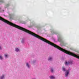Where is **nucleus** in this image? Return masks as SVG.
I'll list each match as a JSON object with an SVG mask.
<instances>
[{
    "label": "nucleus",
    "instance_id": "1",
    "mask_svg": "<svg viewBox=\"0 0 79 79\" xmlns=\"http://www.w3.org/2000/svg\"><path fill=\"white\" fill-rule=\"evenodd\" d=\"M68 74H69V70H67V71H66L65 77H67Z\"/></svg>",
    "mask_w": 79,
    "mask_h": 79
},
{
    "label": "nucleus",
    "instance_id": "2",
    "mask_svg": "<svg viewBox=\"0 0 79 79\" xmlns=\"http://www.w3.org/2000/svg\"><path fill=\"white\" fill-rule=\"evenodd\" d=\"M71 63V62H66L65 63V64H66V65H68L69 64H70Z\"/></svg>",
    "mask_w": 79,
    "mask_h": 79
},
{
    "label": "nucleus",
    "instance_id": "3",
    "mask_svg": "<svg viewBox=\"0 0 79 79\" xmlns=\"http://www.w3.org/2000/svg\"><path fill=\"white\" fill-rule=\"evenodd\" d=\"M61 39H62L59 37L58 38V41H59V42H61Z\"/></svg>",
    "mask_w": 79,
    "mask_h": 79
},
{
    "label": "nucleus",
    "instance_id": "4",
    "mask_svg": "<svg viewBox=\"0 0 79 79\" xmlns=\"http://www.w3.org/2000/svg\"><path fill=\"white\" fill-rule=\"evenodd\" d=\"M15 51L16 52H19V49L18 48H16L15 50Z\"/></svg>",
    "mask_w": 79,
    "mask_h": 79
},
{
    "label": "nucleus",
    "instance_id": "5",
    "mask_svg": "<svg viewBox=\"0 0 79 79\" xmlns=\"http://www.w3.org/2000/svg\"><path fill=\"white\" fill-rule=\"evenodd\" d=\"M55 77L54 76H51L50 77V78L51 79H54Z\"/></svg>",
    "mask_w": 79,
    "mask_h": 79
},
{
    "label": "nucleus",
    "instance_id": "6",
    "mask_svg": "<svg viewBox=\"0 0 79 79\" xmlns=\"http://www.w3.org/2000/svg\"><path fill=\"white\" fill-rule=\"evenodd\" d=\"M62 70H63L64 71H66V70H65V68H64V67H62Z\"/></svg>",
    "mask_w": 79,
    "mask_h": 79
},
{
    "label": "nucleus",
    "instance_id": "7",
    "mask_svg": "<svg viewBox=\"0 0 79 79\" xmlns=\"http://www.w3.org/2000/svg\"><path fill=\"white\" fill-rule=\"evenodd\" d=\"M22 43H24V39H22Z\"/></svg>",
    "mask_w": 79,
    "mask_h": 79
},
{
    "label": "nucleus",
    "instance_id": "8",
    "mask_svg": "<svg viewBox=\"0 0 79 79\" xmlns=\"http://www.w3.org/2000/svg\"><path fill=\"white\" fill-rule=\"evenodd\" d=\"M26 66H27L29 68V64H28V63H26Z\"/></svg>",
    "mask_w": 79,
    "mask_h": 79
},
{
    "label": "nucleus",
    "instance_id": "9",
    "mask_svg": "<svg viewBox=\"0 0 79 79\" xmlns=\"http://www.w3.org/2000/svg\"><path fill=\"white\" fill-rule=\"evenodd\" d=\"M4 77V76H3V75L2 77H1L0 79H3Z\"/></svg>",
    "mask_w": 79,
    "mask_h": 79
},
{
    "label": "nucleus",
    "instance_id": "10",
    "mask_svg": "<svg viewBox=\"0 0 79 79\" xmlns=\"http://www.w3.org/2000/svg\"><path fill=\"white\" fill-rule=\"evenodd\" d=\"M0 2L1 3H3V2H4V1L3 0H0Z\"/></svg>",
    "mask_w": 79,
    "mask_h": 79
},
{
    "label": "nucleus",
    "instance_id": "11",
    "mask_svg": "<svg viewBox=\"0 0 79 79\" xmlns=\"http://www.w3.org/2000/svg\"><path fill=\"white\" fill-rule=\"evenodd\" d=\"M0 59L1 60H3V57L1 56H0Z\"/></svg>",
    "mask_w": 79,
    "mask_h": 79
},
{
    "label": "nucleus",
    "instance_id": "12",
    "mask_svg": "<svg viewBox=\"0 0 79 79\" xmlns=\"http://www.w3.org/2000/svg\"><path fill=\"white\" fill-rule=\"evenodd\" d=\"M52 60V57H49L48 59V60Z\"/></svg>",
    "mask_w": 79,
    "mask_h": 79
},
{
    "label": "nucleus",
    "instance_id": "13",
    "mask_svg": "<svg viewBox=\"0 0 79 79\" xmlns=\"http://www.w3.org/2000/svg\"><path fill=\"white\" fill-rule=\"evenodd\" d=\"M51 72L52 73H53V69H52Z\"/></svg>",
    "mask_w": 79,
    "mask_h": 79
},
{
    "label": "nucleus",
    "instance_id": "14",
    "mask_svg": "<svg viewBox=\"0 0 79 79\" xmlns=\"http://www.w3.org/2000/svg\"><path fill=\"white\" fill-rule=\"evenodd\" d=\"M5 57H7V56H8V55H5Z\"/></svg>",
    "mask_w": 79,
    "mask_h": 79
},
{
    "label": "nucleus",
    "instance_id": "15",
    "mask_svg": "<svg viewBox=\"0 0 79 79\" xmlns=\"http://www.w3.org/2000/svg\"><path fill=\"white\" fill-rule=\"evenodd\" d=\"M2 49V48L0 46V50H1Z\"/></svg>",
    "mask_w": 79,
    "mask_h": 79
},
{
    "label": "nucleus",
    "instance_id": "16",
    "mask_svg": "<svg viewBox=\"0 0 79 79\" xmlns=\"http://www.w3.org/2000/svg\"><path fill=\"white\" fill-rule=\"evenodd\" d=\"M6 6H9V4H7V5H6Z\"/></svg>",
    "mask_w": 79,
    "mask_h": 79
}]
</instances>
